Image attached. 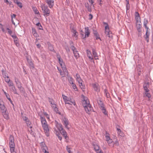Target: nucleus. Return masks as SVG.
Returning a JSON list of instances; mask_svg holds the SVG:
<instances>
[{"label":"nucleus","mask_w":153,"mask_h":153,"mask_svg":"<svg viewBox=\"0 0 153 153\" xmlns=\"http://www.w3.org/2000/svg\"><path fill=\"white\" fill-rule=\"evenodd\" d=\"M40 117L42 127L46 135L48 137L49 136V129L47 122L44 117H43L42 116H40Z\"/></svg>","instance_id":"1"},{"label":"nucleus","mask_w":153,"mask_h":153,"mask_svg":"<svg viewBox=\"0 0 153 153\" xmlns=\"http://www.w3.org/2000/svg\"><path fill=\"white\" fill-rule=\"evenodd\" d=\"M56 56L57 59H58L59 63L62 68L63 69V70H64V72H65V74H68V71L67 70L66 68V67L65 65H64V64L63 62V60L62 59H61L60 56L59 55V54H57Z\"/></svg>","instance_id":"2"},{"label":"nucleus","mask_w":153,"mask_h":153,"mask_svg":"<svg viewBox=\"0 0 153 153\" xmlns=\"http://www.w3.org/2000/svg\"><path fill=\"white\" fill-rule=\"evenodd\" d=\"M72 42H70V48L73 51L74 57L77 59L79 57V54L76 48L74 46Z\"/></svg>","instance_id":"3"},{"label":"nucleus","mask_w":153,"mask_h":153,"mask_svg":"<svg viewBox=\"0 0 153 153\" xmlns=\"http://www.w3.org/2000/svg\"><path fill=\"white\" fill-rule=\"evenodd\" d=\"M41 7L43 13V15L45 17L49 16L50 14V10L48 9V6H45V5H43L41 6Z\"/></svg>","instance_id":"4"},{"label":"nucleus","mask_w":153,"mask_h":153,"mask_svg":"<svg viewBox=\"0 0 153 153\" xmlns=\"http://www.w3.org/2000/svg\"><path fill=\"white\" fill-rule=\"evenodd\" d=\"M103 23L104 25H106L105 26V33L106 36H108L109 38L112 39V35H110L109 27L108 23L105 22H103Z\"/></svg>","instance_id":"5"},{"label":"nucleus","mask_w":153,"mask_h":153,"mask_svg":"<svg viewBox=\"0 0 153 153\" xmlns=\"http://www.w3.org/2000/svg\"><path fill=\"white\" fill-rule=\"evenodd\" d=\"M10 150L11 153H16L15 151V144L14 142L9 143Z\"/></svg>","instance_id":"6"},{"label":"nucleus","mask_w":153,"mask_h":153,"mask_svg":"<svg viewBox=\"0 0 153 153\" xmlns=\"http://www.w3.org/2000/svg\"><path fill=\"white\" fill-rule=\"evenodd\" d=\"M60 133L66 139V141L68 142V137L67 135V133L66 131L62 128V129H61V130L59 131Z\"/></svg>","instance_id":"7"},{"label":"nucleus","mask_w":153,"mask_h":153,"mask_svg":"<svg viewBox=\"0 0 153 153\" xmlns=\"http://www.w3.org/2000/svg\"><path fill=\"white\" fill-rule=\"evenodd\" d=\"M84 108L85 111L88 114H90V112L93 110V108L91 106L90 104H88L87 106Z\"/></svg>","instance_id":"8"},{"label":"nucleus","mask_w":153,"mask_h":153,"mask_svg":"<svg viewBox=\"0 0 153 153\" xmlns=\"http://www.w3.org/2000/svg\"><path fill=\"white\" fill-rule=\"evenodd\" d=\"M82 104L83 107L87 106L88 104H90L89 101L86 97L83 98V100L82 102Z\"/></svg>","instance_id":"9"},{"label":"nucleus","mask_w":153,"mask_h":153,"mask_svg":"<svg viewBox=\"0 0 153 153\" xmlns=\"http://www.w3.org/2000/svg\"><path fill=\"white\" fill-rule=\"evenodd\" d=\"M0 109L1 112L7 111L6 108L4 105V103L3 101H0Z\"/></svg>","instance_id":"10"},{"label":"nucleus","mask_w":153,"mask_h":153,"mask_svg":"<svg viewBox=\"0 0 153 153\" xmlns=\"http://www.w3.org/2000/svg\"><path fill=\"white\" fill-rule=\"evenodd\" d=\"M27 59L28 63V65L30 68L32 70L34 68L33 63L31 60L29 59L27 57Z\"/></svg>","instance_id":"11"},{"label":"nucleus","mask_w":153,"mask_h":153,"mask_svg":"<svg viewBox=\"0 0 153 153\" xmlns=\"http://www.w3.org/2000/svg\"><path fill=\"white\" fill-rule=\"evenodd\" d=\"M85 36L83 38L88 37L89 36L90 33V30L88 27H85Z\"/></svg>","instance_id":"12"},{"label":"nucleus","mask_w":153,"mask_h":153,"mask_svg":"<svg viewBox=\"0 0 153 153\" xmlns=\"http://www.w3.org/2000/svg\"><path fill=\"white\" fill-rule=\"evenodd\" d=\"M46 2L48 4L50 8H52L54 5V1L53 0H46Z\"/></svg>","instance_id":"13"},{"label":"nucleus","mask_w":153,"mask_h":153,"mask_svg":"<svg viewBox=\"0 0 153 153\" xmlns=\"http://www.w3.org/2000/svg\"><path fill=\"white\" fill-rule=\"evenodd\" d=\"M92 86L95 91H100V87L98 84L97 83H94L92 84Z\"/></svg>","instance_id":"14"},{"label":"nucleus","mask_w":153,"mask_h":153,"mask_svg":"<svg viewBox=\"0 0 153 153\" xmlns=\"http://www.w3.org/2000/svg\"><path fill=\"white\" fill-rule=\"evenodd\" d=\"M2 113V115L4 117V118L6 119H8L9 118V116L8 115V112L7 111H3L1 112Z\"/></svg>","instance_id":"15"},{"label":"nucleus","mask_w":153,"mask_h":153,"mask_svg":"<svg viewBox=\"0 0 153 153\" xmlns=\"http://www.w3.org/2000/svg\"><path fill=\"white\" fill-rule=\"evenodd\" d=\"M66 103L74 105H75L76 104L75 101L71 99L70 100H68L66 101Z\"/></svg>","instance_id":"16"},{"label":"nucleus","mask_w":153,"mask_h":153,"mask_svg":"<svg viewBox=\"0 0 153 153\" xmlns=\"http://www.w3.org/2000/svg\"><path fill=\"white\" fill-rule=\"evenodd\" d=\"M63 124L65 125V128L68 129L69 128L68 127V125L69 124V121L68 119L65 118L63 120Z\"/></svg>","instance_id":"17"},{"label":"nucleus","mask_w":153,"mask_h":153,"mask_svg":"<svg viewBox=\"0 0 153 153\" xmlns=\"http://www.w3.org/2000/svg\"><path fill=\"white\" fill-rule=\"evenodd\" d=\"M148 30H146V32L145 35L144 36L145 39L146 41L147 42H149V34L148 33Z\"/></svg>","instance_id":"18"},{"label":"nucleus","mask_w":153,"mask_h":153,"mask_svg":"<svg viewBox=\"0 0 153 153\" xmlns=\"http://www.w3.org/2000/svg\"><path fill=\"white\" fill-rule=\"evenodd\" d=\"M136 27L138 31L140 32L142 30V26L141 23H136Z\"/></svg>","instance_id":"19"},{"label":"nucleus","mask_w":153,"mask_h":153,"mask_svg":"<svg viewBox=\"0 0 153 153\" xmlns=\"http://www.w3.org/2000/svg\"><path fill=\"white\" fill-rule=\"evenodd\" d=\"M148 23V21L147 19H144L143 22V25L145 28L146 29V30H148L149 29V27L147 26V25Z\"/></svg>","instance_id":"20"},{"label":"nucleus","mask_w":153,"mask_h":153,"mask_svg":"<svg viewBox=\"0 0 153 153\" xmlns=\"http://www.w3.org/2000/svg\"><path fill=\"white\" fill-rule=\"evenodd\" d=\"M40 146L41 147V149L42 150V151H44V149L47 150L48 148L45 145L44 142H42L40 143Z\"/></svg>","instance_id":"21"},{"label":"nucleus","mask_w":153,"mask_h":153,"mask_svg":"<svg viewBox=\"0 0 153 153\" xmlns=\"http://www.w3.org/2000/svg\"><path fill=\"white\" fill-rule=\"evenodd\" d=\"M92 51L93 54L95 59H98L97 54L95 50L94 49H93Z\"/></svg>","instance_id":"22"},{"label":"nucleus","mask_w":153,"mask_h":153,"mask_svg":"<svg viewBox=\"0 0 153 153\" xmlns=\"http://www.w3.org/2000/svg\"><path fill=\"white\" fill-rule=\"evenodd\" d=\"M71 31L73 33V36H75L76 37L78 36V33L76 31V30L74 29L73 28L72 29Z\"/></svg>","instance_id":"23"},{"label":"nucleus","mask_w":153,"mask_h":153,"mask_svg":"<svg viewBox=\"0 0 153 153\" xmlns=\"http://www.w3.org/2000/svg\"><path fill=\"white\" fill-rule=\"evenodd\" d=\"M10 90L13 91L14 94H18V93H17L16 90L14 86H12L10 88Z\"/></svg>","instance_id":"24"},{"label":"nucleus","mask_w":153,"mask_h":153,"mask_svg":"<svg viewBox=\"0 0 153 153\" xmlns=\"http://www.w3.org/2000/svg\"><path fill=\"white\" fill-rule=\"evenodd\" d=\"M49 49L51 51L55 52V50L53 49V46L50 43H48Z\"/></svg>","instance_id":"25"},{"label":"nucleus","mask_w":153,"mask_h":153,"mask_svg":"<svg viewBox=\"0 0 153 153\" xmlns=\"http://www.w3.org/2000/svg\"><path fill=\"white\" fill-rule=\"evenodd\" d=\"M14 2L20 8H22V4L18 0H13Z\"/></svg>","instance_id":"26"},{"label":"nucleus","mask_w":153,"mask_h":153,"mask_svg":"<svg viewBox=\"0 0 153 153\" xmlns=\"http://www.w3.org/2000/svg\"><path fill=\"white\" fill-rule=\"evenodd\" d=\"M87 56L89 59H90V60L93 59V58L91 54V52L90 51L87 50Z\"/></svg>","instance_id":"27"},{"label":"nucleus","mask_w":153,"mask_h":153,"mask_svg":"<svg viewBox=\"0 0 153 153\" xmlns=\"http://www.w3.org/2000/svg\"><path fill=\"white\" fill-rule=\"evenodd\" d=\"M56 127L58 129L59 131L63 128L62 125L60 123H57L56 125Z\"/></svg>","instance_id":"28"},{"label":"nucleus","mask_w":153,"mask_h":153,"mask_svg":"<svg viewBox=\"0 0 153 153\" xmlns=\"http://www.w3.org/2000/svg\"><path fill=\"white\" fill-rule=\"evenodd\" d=\"M9 143L13 142L14 141V139L13 136L10 135L9 138Z\"/></svg>","instance_id":"29"},{"label":"nucleus","mask_w":153,"mask_h":153,"mask_svg":"<svg viewBox=\"0 0 153 153\" xmlns=\"http://www.w3.org/2000/svg\"><path fill=\"white\" fill-rule=\"evenodd\" d=\"M116 128L117 129V133L118 134L121 136H122L123 135V134L120 129L117 128V127H116Z\"/></svg>","instance_id":"30"},{"label":"nucleus","mask_w":153,"mask_h":153,"mask_svg":"<svg viewBox=\"0 0 153 153\" xmlns=\"http://www.w3.org/2000/svg\"><path fill=\"white\" fill-rule=\"evenodd\" d=\"M32 9L35 14H38L39 13V11L37 10L36 7H33Z\"/></svg>","instance_id":"31"},{"label":"nucleus","mask_w":153,"mask_h":153,"mask_svg":"<svg viewBox=\"0 0 153 153\" xmlns=\"http://www.w3.org/2000/svg\"><path fill=\"white\" fill-rule=\"evenodd\" d=\"M104 93L105 94V95L107 98H109L110 97L109 94L108 93V92L107 89H105L104 90Z\"/></svg>","instance_id":"32"},{"label":"nucleus","mask_w":153,"mask_h":153,"mask_svg":"<svg viewBox=\"0 0 153 153\" xmlns=\"http://www.w3.org/2000/svg\"><path fill=\"white\" fill-rule=\"evenodd\" d=\"M25 123L27 125V126L28 127H29L30 128H32V126H31V123L30 122V121L29 120L28 121H27Z\"/></svg>","instance_id":"33"},{"label":"nucleus","mask_w":153,"mask_h":153,"mask_svg":"<svg viewBox=\"0 0 153 153\" xmlns=\"http://www.w3.org/2000/svg\"><path fill=\"white\" fill-rule=\"evenodd\" d=\"M97 103L100 106L101 108L104 107V105L102 102L101 100H99L97 101Z\"/></svg>","instance_id":"34"},{"label":"nucleus","mask_w":153,"mask_h":153,"mask_svg":"<svg viewBox=\"0 0 153 153\" xmlns=\"http://www.w3.org/2000/svg\"><path fill=\"white\" fill-rule=\"evenodd\" d=\"M48 99L49 102L51 104V105L53 104H54V102L53 100L50 97H48Z\"/></svg>","instance_id":"35"},{"label":"nucleus","mask_w":153,"mask_h":153,"mask_svg":"<svg viewBox=\"0 0 153 153\" xmlns=\"http://www.w3.org/2000/svg\"><path fill=\"white\" fill-rule=\"evenodd\" d=\"M68 79L70 84L74 83V80L72 77L69 76L68 77Z\"/></svg>","instance_id":"36"},{"label":"nucleus","mask_w":153,"mask_h":153,"mask_svg":"<svg viewBox=\"0 0 153 153\" xmlns=\"http://www.w3.org/2000/svg\"><path fill=\"white\" fill-rule=\"evenodd\" d=\"M71 86L73 88L74 90L75 91L77 90V88L76 87V85L74 83H72L71 84Z\"/></svg>","instance_id":"37"},{"label":"nucleus","mask_w":153,"mask_h":153,"mask_svg":"<svg viewBox=\"0 0 153 153\" xmlns=\"http://www.w3.org/2000/svg\"><path fill=\"white\" fill-rule=\"evenodd\" d=\"M135 19L136 21V23H141V19L140 17H138L135 18Z\"/></svg>","instance_id":"38"},{"label":"nucleus","mask_w":153,"mask_h":153,"mask_svg":"<svg viewBox=\"0 0 153 153\" xmlns=\"http://www.w3.org/2000/svg\"><path fill=\"white\" fill-rule=\"evenodd\" d=\"M94 149L95 150L96 152L98 151L99 150L100 147L99 146L97 145H94Z\"/></svg>","instance_id":"39"},{"label":"nucleus","mask_w":153,"mask_h":153,"mask_svg":"<svg viewBox=\"0 0 153 153\" xmlns=\"http://www.w3.org/2000/svg\"><path fill=\"white\" fill-rule=\"evenodd\" d=\"M53 110L56 113L58 114L59 115H61V112L59 111L57 107L53 109Z\"/></svg>","instance_id":"40"},{"label":"nucleus","mask_w":153,"mask_h":153,"mask_svg":"<svg viewBox=\"0 0 153 153\" xmlns=\"http://www.w3.org/2000/svg\"><path fill=\"white\" fill-rule=\"evenodd\" d=\"M36 25L38 26L39 27V29L40 30H43L42 27L40 23L38 22L36 24Z\"/></svg>","instance_id":"41"},{"label":"nucleus","mask_w":153,"mask_h":153,"mask_svg":"<svg viewBox=\"0 0 153 153\" xmlns=\"http://www.w3.org/2000/svg\"><path fill=\"white\" fill-rule=\"evenodd\" d=\"M15 82H16L17 87L19 86H21V82H19V80H18L17 81L16 80Z\"/></svg>","instance_id":"42"},{"label":"nucleus","mask_w":153,"mask_h":153,"mask_svg":"<svg viewBox=\"0 0 153 153\" xmlns=\"http://www.w3.org/2000/svg\"><path fill=\"white\" fill-rule=\"evenodd\" d=\"M16 15L15 14H13L12 15H11V20H12V22L13 24L15 25V23L14 22V21L13 20V18H15L16 17Z\"/></svg>","instance_id":"43"},{"label":"nucleus","mask_w":153,"mask_h":153,"mask_svg":"<svg viewBox=\"0 0 153 153\" xmlns=\"http://www.w3.org/2000/svg\"><path fill=\"white\" fill-rule=\"evenodd\" d=\"M85 7L87 9L88 11L91 12V7L89 6V5L88 4L87 5H86Z\"/></svg>","instance_id":"44"},{"label":"nucleus","mask_w":153,"mask_h":153,"mask_svg":"<svg viewBox=\"0 0 153 153\" xmlns=\"http://www.w3.org/2000/svg\"><path fill=\"white\" fill-rule=\"evenodd\" d=\"M2 71V75L3 76V77H4V78L6 77H7V76H8L7 75V73L5 72Z\"/></svg>","instance_id":"45"},{"label":"nucleus","mask_w":153,"mask_h":153,"mask_svg":"<svg viewBox=\"0 0 153 153\" xmlns=\"http://www.w3.org/2000/svg\"><path fill=\"white\" fill-rule=\"evenodd\" d=\"M4 79L5 81L7 83H8L10 81V79L9 78V77L8 76H7V77H5L4 78Z\"/></svg>","instance_id":"46"},{"label":"nucleus","mask_w":153,"mask_h":153,"mask_svg":"<svg viewBox=\"0 0 153 153\" xmlns=\"http://www.w3.org/2000/svg\"><path fill=\"white\" fill-rule=\"evenodd\" d=\"M18 88L21 92H23L24 91V88L22 86V85L18 87Z\"/></svg>","instance_id":"47"},{"label":"nucleus","mask_w":153,"mask_h":153,"mask_svg":"<svg viewBox=\"0 0 153 153\" xmlns=\"http://www.w3.org/2000/svg\"><path fill=\"white\" fill-rule=\"evenodd\" d=\"M101 109L102 111V112L105 115L107 114V113L105 111V107H102V108H101Z\"/></svg>","instance_id":"48"},{"label":"nucleus","mask_w":153,"mask_h":153,"mask_svg":"<svg viewBox=\"0 0 153 153\" xmlns=\"http://www.w3.org/2000/svg\"><path fill=\"white\" fill-rule=\"evenodd\" d=\"M143 88L144 90H145V91L146 92H148L149 91V90L148 89L147 87L146 86L144 85Z\"/></svg>","instance_id":"49"},{"label":"nucleus","mask_w":153,"mask_h":153,"mask_svg":"<svg viewBox=\"0 0 153 153\" xmlns=\"http://www.w3.org/2000/svg\"><path fill=\"white\" fill-rule=\"evenodd\" d=\"M62 97L65 103H66V101L68 100V98H67V97L65 96L62 95Z\"/></svg>","instance_id":"50"},{"label":"nucleus","mask_w":153,"mask_h":153,"mask_svg":"<svg viewBox=\"0 0 153 153\" xmlns=\"http://www.w3.org/2000/svg\"><path fill=\"white\" fill-rule=\"evenodd\" d=\"M7 83L8 84L9 86L10 87L13 86V83L12 81H10L8 83Z\"/></svg>","instance_id":"51"},{"label":"nucleus","mask_w":153,"mask_h":153,"mask_svg":"<svg viewBox=\"0 0 153 153\" xmlns=\"http://www.w3.org/2000/svg\"><path fill=\"white\" fill-rule=\"evenodd\" d=\"M2 91L4 92V94L6 95L7 98L8 100L9 97V95L8 94L6 93L4 90H2Z\"/></svg>","instance_id":"52"},{"label":"nucleus","mask_w":153,"mask_h":153,"mask_svg":"<svg viewBox=\"0 0 153 153\" xmlns=\"http://www.w3.org/2000/svg\"><path fill=\"white\" fill-rule=\"evenodd\" d=\"M79 83V85L80 87H81V88L82 89H84V87L85 86H84V85H82V82H80V83Z\"/></svg>","instance_id":"53"},{"label":"nucleus","mask_w":153,"mask_h":153,"mask_svg":"<svg viewBox=\"0 0 153 153\" xmlns=\"http://www.w3.org/2000/svg\"><path fill=\"white\" fill-rule=\"evenodd\" d=\"M23 120L25 122L29 120L28 118L26 116L22 117Z\"/></svg>","instance_id":"54"},{"label":"nucleus","mask_w":153,"mask_h":153,"mask_svg":"<svg viewBox=\"0 0 153 153\" xmlns=\"http://www.w3.org/2000/svg\"><path fill=\"white\" fill-rule=\"evenodd\" d=\"M130 8L129 4V2H127L126 6V10H128Z\"/></svg>","instance_id":"55"},{"label":"nucleus","mask_w":153,"mask_h":153,"mask_svg":"<svg viewBox=\"0 0 153 153\" xmlns=\"http://www.w3.org/2000/svg\"><path fill=\"white\" fill-rule=\"evenodd\" d=\"M135 18L140 17V16L139 13L137 12H135Z\"/></svg>","instance_id":"56"},{"label":"nucleus","mask_w":153,"mask_h":153,"mask_svg":"<svg viewBox=\"0 0 153 153\" xmlns=\"http://www.w3.org/2000/svg\"><path fill=\"white\" fill-rule=\"evenodd\" d=\"M105 138H106V141H108V140H110L111 139H110V137L109 136H108V135H106L105 136Z\"/></svg>","instance_id":"57"},{"label":"nucleus","mask_w":153,"mask_h":153,"mask_svg":"<svg viewBox=\"0 0 153 153\" xmlns=\"http://www.w3.org/2000/svg\"><path fill=\"white\" fill-rule=\"evenodd\" d=\"M95 36V37L96 38V39L97 40L98 39H100V40H101V39H100V36H99V34H98L97 35H95V36Z\"/></svg>","instance_id":"58"},{"label":"nucleus","mask_w":153,"mask_h":153,"mask_svg":"<svg viewBox=\"0 0 153 153\" xmlns=\"http://www.w3.org/2000/svg\"><path fill=\"white\" fill-rule=\"evenodd\" d=\"M7 29L8 30V33L11 36L12 33V31L9 28H7Z\"/></svg>","instance_id":"59"},{"label":"nucleus","mask_w":153,"mask_h":153,"mask_svg":"<svg viewBox=\"0 0 153 153\" xmlns=\"http://www.w3.org/2000/svg\"><path fill=\"white\" fill-rule=\"evenodd\" d=\"M51 106L53 108V109H54L55 108L57 107L55 103L54 104H53L51 105Z\"/></svg>","instance_id":"60"},{"label":"nucleus","mask_w":153,"mask_h":153,"mask_svg":"<svg viewBox=\"0 0 153 153\" xmlns=\"http://www.w3.org/2000/svg\"><path fill=\"white\" fill-rule=\"evenodd\" d=\"M14 42L16 46L19 47V46L20 44H19V41H17L16 42Z\"/></svg>","instance_id":"61"},{"label":"nucleus","mask_w":153,"mask_h":153,"mask_svg":"<svg viewBox=\"0 0 153 153\" xmlns=\"http://www.w3.org/2000/svg\"><path fill=\"white\" fill-rule=\"evenodd\" d=\"M32 33H33V35H35V34H36V31L33 28H32Z\"/></svg>","instance_id":"62"},{"label":"nucleus","mask_w":153,"mask_h":153,"mask_svg":"<svg viewBox=\"0 0 153 153\" xmlns=\"http://www.w3.org/2000/svg\"><path fill=\"white\" fill-rule=\"evenodd\" d=\"M88 0L89 1V3H91V5H93V4L94 2V0Z\"/></svg>","instance_id":"63"},{"label":"nucleus","mask_w":153,"mask_h":153,"mask_svg":"<svg viewBox=\"0 0 153 153\" xmlns=\"http://www.w3.org/2000/svg\"><path fill=\"white\" fill-rule=\"evenodd\" d=\"M76 80L79 83H80V82H82V81L80 78L77 79Z\"/></svg>","instance_id":"64"}]
</instances>
